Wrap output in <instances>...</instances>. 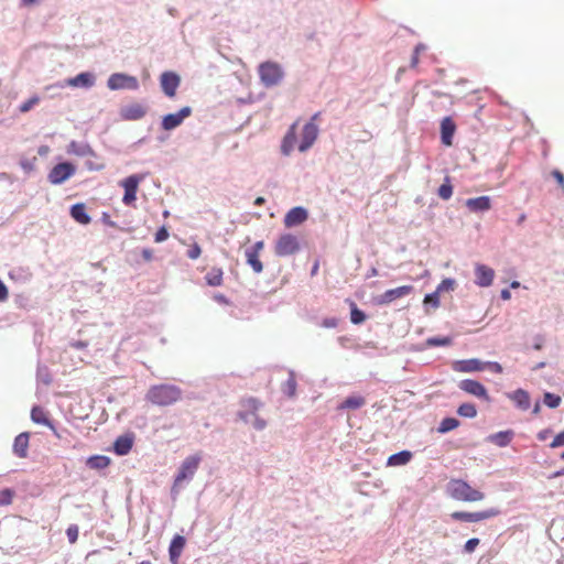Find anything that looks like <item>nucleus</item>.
I'll return each instance as SVG.
<instances>
[{
    "mask_svg": "<svg viewBox=\"0 0 564 564\" xmlns=\"http://www.w3.org/2000/svg\"><path fill=\"white\" fill-rule=\"evenodd\" d=\"M200 460L202 457L198 454L186 457L175 476L174 487L180 486L184 480L192 478L196 473Z\"/></svg>",
    "mask_w": 564,
    "mask_h": 564,
    "instance_id": "nucleus-5",
    "label": "nucleus"
},
{
    "mask_svg": "<svg viewBox=\"0 0 564 564\" xmlns=\"http://www.w3.org/2000/svg\"><path fill=\"white\" fill-rule=\"evenodd\" d=\"M350 307H351V311H350V321H351V323L352 324H361V323H364L366 321L365 313L361 310H359L354 302L350 303Z\"/></svg>",
    "mask_w": 564,
    "mask_h": 564,
    "instance_id": "nucleus-41",
    "label": "nucleus"
},
{
    "mask_svg": "<svg viewBox=\"0 0 564 564\" xmlns=\"http://www.w3.org/2000/svg\"><path fill=\"white\" fill-rule=\"evenodd\" d=\"M447 494L458 501L476 502L485 498V494L474 489L468 482L462 479H451L447 484Z\"/></svg>",
    "mask_w": 564,
    "mask_h": 564,
    "instance_id": "nucleus-2",
    "label": "nucleus"
},
{
    "mask_svg": "<svg viewBox=\"0 0 564 564\" xmlns=\"http://www.w3.org/2000/svg\"><path fill=\"white\" fill-rule=\"evenodd\" d=\"M182 390L175 384H154L145 393V400L156 406H170L182 399Z\"/></svg>",
    "mask_w": 564,
    "mask_h": 564,
    "instance_id": "nucleus-1",
    "label": "nucleus"
},
{
    "mask_svg": "<svg viewBox=\"0 0 564 564\" xmlns=\"http://www.w3.org/2000/svg\"><path fill=\"white\" fill-rule=\"evenodd\" d=\"M180 83L181 78L174 72H164L160 78L162 90L170 98H173L175 96Z\"/></svg>",
    "mask_w": 564,
    "mask_h": 564,
    "instance_id": "nucleus-14",
    "label": "nucleus"
},
{
    "mask_svg": "<svg viewBox=\"0 0 564 564\" xmlns=\"http://www.w3.org/2000/svg\"><path fill=\"white\" fill-rule=\"evenodd\" d=\"M560 446H564V430L555 435L552 443L550 444L551 448H556Z\"/></svg>",
    "mask_w": 564,
    "mask_h": 564,
    "instance_id": "nucleus-52",
    "label": "nucleus"
},
{
    "mask_svg": "<svg viewBox=\"0 0 564 564\" xmlns=\"http://www.w3.org/2000/svg\"><path fill=\"white\" fill-rule=\"evenodd\" d=\"M561 476H564V467L561 468L560 470L554 471L549 478L552 479V478H557Z\"/></svg>",
    "mask_w": 564,
    "mask_h": 564,
    "instance_id": "nucleus-62",
    "label": "nucleus"
},
{
    "mask_svg": "<svg viewBox=\"0 0 564 564\" xmlns=\"http://www.w3.org/2000/svg\"><path fill=\"white\" fill-rule=\"evenodd\" d=\"M475 283L477 285L481 288H488L494 282L495 271L485 264L477 263L475 265Z\"/></svg>",
    "mask_w": 564,
    "mask_h": 564,
    "instance_id": "nucleus-15",
    "label": "nucleus"
},
{
    "mask_svg": "<svg viewBox=\"0 0 564 564\" xmlns=\"http://www.w3.org/2000/svg\"><path fill=\"white\" fill-rule=\"evenodd\" d=\"M500 296H501V299H502V300L508 301V300H510V299H511V293H510V291H509V290L503 289V290L501 291V293H500Z\"/></svg>",
    "mask_w": 564,
    "mask_h": 564,
    "instance_id": "nucleus-61",
    "label": "nucleus"
},
{
    "mask_svg": "<svg viewBox=\"0 0 564 564\" xmlns=\"http://www.w3.org/2000/svg\"><path fill=\"white\" fill-rule=\"evenodd\" d=\"M254 416V420L252 422L253 426L257 429V430H263L265 427V421L258 417L257 414L253 415Z\"/></svg>",
    "mask_w": 564,
    "mask_h": 564,
    "instance_id": "nucleus-56",
    "label": "nucleus"
},
{
    "mask_svg": "<svg viewBox=\"0 0 564 564\" xmlns=\"http://www.w3.org/2000/svg\"><path fill=\"white\" fill-rule=\"evenodd\" d=\"M486 368H488L489 370H491L495 373H501L502 372L501 365L499 362H496V361H487V362H485V369Z\"/></svg>",
    "mask_w": 564,
    "mask_h": 564,
    "instance_id": "nucleus-53",
    "label": "nucleus"
},
{
    "mask_svg": "<svg viewBox=\"0 0 564 564\" xmlns=\"http://www.w3.org/2000/svg\"><path fill=\"white\" fill-rule=\"evenodd\" d=\"M143 181V175L133 174L120 182V186L123 187L124 194L122 197V203L127 206H132L137 200V192L139 188V184Z\"/></svg>",
    "mask_w": 564,
    "mask_h": 564,
    "instance_id": "nucleus-4",
    "label": "nucleus"
},
{
    "mask_svg": "<svg viewBox=\"0 0 564 564\" xmlns=\"http://www.w3.org/2000/svg\"><path fill=\"white\" fill-rule=\"evenodd\" d=\"M459 426V421L455 417H445L440 423L437 431L440 433L451 432Z\"/></svg>",
    "mask_w": 564,
    "mask_h": 564,
    "instance_id": "nucleus-38",
    "label": "nucleus"
},
{
    "mask_svg": "<svg viewBox=\"0 0 564 564\" xmlns=\"http://www.w3.org/2000/svg\"><path fill=\"white\" fill-rule=\"evenodd\" d=\"M456 131V124L451 117H445L441 121V139L442 143L446 147L453 144V137Z\"/></svg>",
    "mask_w": 564,
    "mask_h": 564,
    "instance_id": "nucleus-17",
    "label": "nucleus"
},
{
    "mask_svg": "<svg viewBox=\"0 0 564 564\" xmlns=\"http://www.w3.org/2000/svg\"><path fill=\"white\" fill-rule=\"evenodd\" d=\"M86 165H87V169L90 170V171H94V170L100 171V170L104 169V164L94 165V163L87 162Z\"/></svg>",
    "mask_w": 564,
    "mask_h": 564,
    "instance_id": "nucleus-60",
    "label": "nucleus"
},
{
    "mask_svg": "<svg viewBox=\"0 0 564 564\" xmlns=\"http://www.w3.org/2000/svg\"><path fill=\"white\" fill-rule=\"evenodd\" d=\"M262 403L256 398H247L241 401L242 410L239 413V416L248 422L250 416L257 414L258 410L261 408Z\"/></svg>",
    "mask_w": 564,
    "mask_h": 564,
    "instance_id": "nucleus-18",
    "label": "nucleus"
},
{
    "mask_svg": "<svg viewBox=\"0 0 564 564\" xmlns=\"http://www.w3.org/2000/svg\"><path fill=\"white\" fill-rule=\"evenodd\" d=\"M145 112L142 105L134 104L122 109V117L127 120H139L144 117Z\"/></svg>",
    "mask_w": 564,
    "mask_h": 564,
    "instance_id": "nucleus-28",
    "label": "nucleus"
},
{
    "mask_svg": "<svg viewBox=\"0 0 564 564\" xmlns=\"http://www.w3.org/2000/svg\"><path fill=\"white\" fill-rule=\"evenodd\" d=\"M544 403H545L546 406H549L551 409H555L561 403V397H558L556 394H553V393H550V392H546L544 394Z\"/></svg>",
    "mask_w": 564,
    "mask_h": 564,
    "instance_id": "nucleus-43",
    "label": "nucleus"
},
{
    "mask_svg": "<svg viewBox=\"0 0 564 564\" xmlns=\"http://www.w3.org/2000/svg\"><path fill=\"white\" fill-rule=\"evenodd\" d=\"M70 216L82 225H88L91 221V218L86 212V206L83 203H77L70 207Z\"/></svg>",
    "mask_w": 564,
    "mask_h": 564,
    "instance_id": "nucleus-27",
    "label": "nucleus"
},
{
    "mask_svg": "<svg viewBox=\"0 0 564 564\" xmlns=\"http://www.w3.org/2000/svg\"><path fill=\"white\" fill-rule=\"evenodd\" d=\"M283 392L291 398L295 395L296 379L293 372H290L288 380L283 384Z\"/></svg>",
    "mask_w": 564,
    "mask_h": 564,
    "instance_id": "nucleus-40",
    "label": "nucleus"
},
{
    "mask_svg": "<svg viewBox=\"0 0 564 564\" xmlns=\"http://www.w3.org/2000/svg\"><path fill=\"white\" fill-rule=\"evenodd\" d=\"M322 325L326 328H335L338 325V319L335 317L325 318Z\"/></svg>",
    "mask_w": 564,
    "mask_h": 564,
    "instance_id": "nucleus-55",
    "label": "nucleus"
},
{
    "mask_svg": "<svg viewBox=\"0 0 564 564\" xmlns=\"http://www.w3.org/2000/svg\"><path fill=\"white\" fill-rule=\"evenodd\" d=\"M498 514L499 510L497 509H488L477 512L455 511L451 513V518L464 522H479L486 519L494 518Z\"/></svg>",
    "mask_w": 564,
    "mask_h": 564,
    "instance_id": "nucleus-8",
    "label": "nucleus"
},
{
    "mask_svg": "<svg viewBox=\"0 0 564 564\" xmlns=\"http://www.w3.org/2000/svg\"><path fill=\"white\" fill-rule=\"evenodd\" d=\"M68 153L75 154L77 156H86L91 155L96 156L93 148L87 143H78L76 141H72L68 145Z\"/></svg>",
    "mask_w": 564,
    "mask_h": 564,
    "instance_id": "nucleus-30",
    "label": "nucleus"
},
{
    "mask_svg": "<svg viewBox=\"0 0 564 564\" xmlns=\"http://www.w3.org/2000/svg\"><path fill=\"white\" fill-rule=\"evenodd\" d=\"M414 291L412 285H402L383 292L378 299L377 304L388 305L401 297L410 295Z\"/></svg>",
    "mask_w": 564,
    "mask_h": 564,
    "instance_id": "nucleus-11",
    "label": "nucleus"
},
{
    "mask_svg": "<svg viewBox=\"0 0 564 564\" xmlns=\"http://www.w3.org/2000/svg\"><path fill=\"white\" fill-rule=\"evenodd\" d=\"M48 147L47 145H42L40 149H39V154L40 155H44L48 152Z\"/></svg>",
    "mask_w": 564,
    "mask_h": 564,
    "instance_id": "nucleus-64",
    "label": "nucleus"
},
{
    "mask_svg": "<svg viewBox=\"0 0 564 564\" xmlns=\"http://www.w3.org/2000/svg\"><path fill=\"white\" fill-rule=\"evenodd\" d=\"M15 491L10 488L0 490V506H9L12 503Z\"/></svg>",
    "mask_w": 564,
    "mask_h": 564,
    "instance_id": "nucleus-42",
    "label": "nucleus"
},
{
    "mask_svg": "<svg viewBox=\"0 0 564 564\" xmlns=\"http://www.w3.org/2000/svg\"><path fill=\"white\" fill-rule=\"evenodd\" d=\"M258 73H259L261 83L265 87H272V86L280 84V82L282 80L283 75H284L282 67L278 63H274V62H264V63L260 64V66L258 68Z\"/></svg>",
    "mask_w": 564,
    "mask_h": 564,
    "instance_id": "nucleus-3",
    "label": "nucleus"
},
{
    "mask_svg": "<svg viewBox=\"0 0 564 564\" xmlns=\"http://www.w3.org/2000/svg\"><path fill=\"white\" fill-rule=\"evenodd\" d=\"M169 238V231L165 227H161L155 236H154V241L155 242H163L165 241L166 239Z\"/></svg>",
    "mask_w": 564,
    "mask_h": 564,
    "instance_id": "nucleus-51",
    "label": "nucleus"
},
{
    "mask_svg": "<svg viewBox=\"0 0 564 564\" xmlns=\"http://www.w3.org/2000/svg\"><path fill=\"white\" fill-rule=\"evenodd\" d=\"M31 419L34 423L42 424V425L48 426L50 429L54 430L53 424L47 419V413L41 406H33V409L31 411Z\"/></svg>",
    "mask_w": 564,
    "mask_h": 564,
    "instance_id": "nucleus-32",
    "label": "nucleus"
},
{
    "mask_svg": "<svg viewBox=\"0 0 564 564\" xmlns=\"http://www.w3.org/2000/svg\"><path fill=\"white\" fill-rule=\"evenodd\" d=\"M465 205L470 212L474 213L487 212L491 208V199L489 196L468 198Z\"/></svg>",
    "mask_w": 564,
    "mask_h": 564,
    "instance_id": "nucleus-21",
    "label": "nucleus"
},
{
    "mask_svg": "<svg viewBox=\"0 0 564 564\" xmlns=\"http://www.w3.org/2000/svg\"><path fill=\"white\" fill-rule=\"evenodd\" d=\"M133 442V434L120 435L113 443V452L119 456L127 455L131 451Z\"/></svg>",
    "mask_w": 564,
    "mask_h": 564,
    "instance_id": "nucleus-20",
    "label": "nucleus"
},
{
    "mask_svg": "<svg viewBox=\"0 0 564 564\" xmlns=\"http://www.w3.org/2000/svg\"><path fill=\"white\" fill-rule=\"evenodd\" d=\"M192 115L191 107H183L175 113H169L163 117L161 126L165 131L173 130L182 124V122Z\"/></svg>",
    "mask_w": 564,
    "mask_h": 564,
    "instance_id": "nucleus-10",
    "label": "nucleus"
},
{
    "mask_svg": "<svg viewBox=\"0 0 564 564\" xmlns=\"http://www.w3.org/2000/svg\"><path fill=\"white\" fill-rule=\"evenodd\" d=\"M142 257L145 261H151L153 258V251L151 249H143Z\"/></svg>",
    "mask_w": 564,
    "mask_h": 564,
    "instance_id": "nucleus-59",
    "label": "nucleus"
},
{
    "mask_svg": "<svg viewBox=\"0 0 564 564\" xmlns=\"http://www.w3.org/2000/svg\"><path fill=\"white\" fill-rule=\"evenodd\" d=\"M247 263L253 269L256 273H261L263 270L262 262L259 259L257 251H246Z\"/></svg>",
    "mask_w": 564,
    "mask_h": 564,
    "instance_id": "nucleus-36",
    "label": "nucleus"
},
{
    "mask_svg": "<svg viewBox=\"0 0 564 564\" xmlns=\"http://www.w3.org/2000/svg\"><path fill=\"white\" fill-rule=\"evenodd\" d=\"M29 440V433H21L15 437L13 443V452L18 457L25 458L28 456Z\"/></svg>",
    "mask_w": 564,
    "mask_h": 564,
    "instance_id": "nucleus-26",
    "label": "nucleus"
},
{
    "mask_svg": "<svg viewBox=\"0 0 564 564\" xmlns=\"http://www.w3.org/2000/svg\"><path fill=\"white\" fill-rule=\"evenodd\" d=\"M509 398L516 403L521 410H528L530 408V395L523 389H518L509 394Z\"/></svg>",
    "mask_w": 564,
    "mask_h": 564,
    "instance_id": "nucleus-29",
    "label": "nucleus"
},
{
    "mask_svg": "<svg viewBox=\"0 0 564 564\" xmlns=\"http://www.w3.org/2000/svg\"><path fill=\"white\" fill-rule=\"evenodd\" d=\"M454 285H455V281L452 280V279H444L437 286V292H442V291H448V290H453L454 289Z\"/></svg>",
    "mask_w": 564,
    "mask_h": 564,
    "instance_id": "nucleus-49",
    "label": "nucleus"
},
{
    "mask_svg": "<svg viewBox=\"0 0 564 564\" xmlns=\"http://www.w3.org/2000/svg\"><path fill=\"white\" fill-rule=\"evenodd\" d=\"M427 345L437 347V346H448L451 345L452 340L448 337H432L427 339Z\"/></svg>",
    "mask_w": 564,
    "mask_h": 564,
    "instance_id": "nucleus-45",
    "label": "nucleus"
},
{
    "mask_svg": "<svg viewBox=\"0 0 564 564\" xmlns=\"http://www.w3.org/2000/svg\"><path fill=\"white\" fill-rule=\"evenodd\" d=\"M366 403V400L365 398L360 397V395H351V397H348L339 406L338 409H352V410H356V409H359L361 406H364Z\"/></svg>",
    "mask_w": 564,
    "mask_h": 564,
    "instance_id": "nucleus-35",
    "label": "nucleus"
},
{
    "mask_svg": "<svg viewBox=\"0 0 564 564\" xmlns=\"http://www.w3.org/2000/svg\"><path fill=\"white\" fill-rule=\"evenodd\" d=\"M458 387L460 390H463L464 392H466L468 394H471V395L479 398L481 400H485L487 402L490 401V397L488 394L487 389L479 381L471 380V379H465L458 383Z\"/></svg>",
    "mask_w": 564,
    "mask_h": 564,
    "instance_id": "nucleus-12",
    "label": "nucleus"
},
{
    "mask_svg": "<svg viewBox=\"0 0 564 564\" xmlns=\"http://www.w3.org/2000/svg\"><path fill=\"white\" fill-rule=\"evenodd\" d=\"M205 281L210 286H220L224 281V272L220 268H212L205 275Z\"/></svg>",
    "mask_w": 564,
    "mask_h": 564,
    "instance_id": "nucleus-33",
    "label": "nucleus"
},
{
    "mask_svg": "<svg viewBox=\"0 0 564 564\" xmlns=\"http://www.w3.org/2000/svg\"><path fill=\"white\" fill-rule=\"evenodd\" d=\"M318 135V127L314 122H307L302 130L301 142L299 150L301 152L307 151L316 141Z\"/></svg>",
    "mask_w": 564,
    "mask_h": 564,
    "instance_id": "nucleus-13",
    "label": "nucleus"
},
{
    "mask_svg": "<svg viewBox=\"0 0 564 564\" xmlns=\"http://www.w3.org/2000/svg\"><path fill=\"white\" fill-rule=\"evenodd\" d=\"M457 414L463 417L473 419L477 415V409L475 404L466 402L458 406Z\"/></svg>",
    "mask_w": 564,
    "mask_h": 564,
    "instance_id": "nucleus-37",
    "label": "nucleus"
},
{
    "mask_svg": "<svg viewBox=\"0 0 564 564\" xmlns=\"http://www.w3.org/2000/svg\"><path fill=\"white\" fill-rule=\"evenodd\" d=\"M424 303L425 304L433 303L435 306H437L438 305V292L436 291L432 294L425 295Z\"/></svg>",
    "mask_w": 564,
    "mask_h": 564,
    "instance_id": "nucleus-54",
    "label": "nucleus"
},
{
    "mask_svg": "<svg viewBox=\"0 0 564 564\" xmlns=\"http://www.w3.org/2000/svg\"><path fill=\"white\" fill-rule=\"evenodd\" d=\"M40 102V98L37 96H33L31 97L30 99H28L26 101L22 102L19 107V110L22 112V113H25L28 111H30L34 106H36L37 104Z\"/></svg>",
    "mask_w": 564,
    "mask_h": 564,
    "instance_id": "nucleus-44",
    "label": "nucleus"
},
{
    "mask_svg": "<svg viewBox=\"0 0 564 564\" xmlns=\"http://www.w3.org/2000/svg\"><path fill=\"white\" fill-rule=\"evenodd\" d=\"M296 126L297 122H294L286 134L283 138L281 151L284 155H290L296 144Z\"/></svg>",
    "mask_w": 564,
    "mask_h": 564,
    "instance_id": "nucleus-23",
    "label": "nucleus"
},
{
    "mask_svg": "<svg viewBox=\"0 0 564 564\" xmlns=\"http://www.w3.org/2000/svg\"><path fill=\"white\" fill-rule=\"evenodd\" d=\"M95 77L90 73H80L73 78H68L66 80V85L70 87H84L89 88L94 86Z\"/></svg>",
    "mask_w": 564,
    "mask_h": 564,
    "instance_id": "nucleus-25",
    "label": "nucleus"
},
{
    "mask_svg": "<svg viewBox=\"0 0 564 564\" xmlns=\"http://www.w3.org/2000/svg\"><path fill=\"white\" fill-rule=\"evenodd\" d=\"M525 219H527V215H525L524 213H522V214L518 217V219H517V225H518V226H521V225L525 221Z\"/></svg>",
    "mask_w": 564,
    "mask_h": 564,
    "instance_id": "nucleus-63",
    "label": "nucleus"
},
{
    "mask_svg": "<svg viewBox=\"0 0 564 564\" xmlns=\"http://www.w3.org/2000/svg\"><path fill=\"white\" fill-rule=\"evenodd\" d=\"M202 249L198 243H193L187 250V257L192 260L199 258Z\"/></svg>",
    "mask_w": 564,
    "mask_h": 564,
    "instance_id": "nucleus-48",
    "label": "nucleus"
},
{
    "mask_svg": "<svg viewBox=\"0 0 564 564\" xmlns=\"http://www.w3.org/2000/svg\"><path fill=\"white\" fill-rule=\"evenodd\" d=\"M279 257H286L296 253L300 250V243L295 236L284 234L279 237L274 247Z\"/></svg>",
    "mask_w": 564,
    "mask_h": 564,
    "instance_id": "nucleus-6",
    "label": "nucleus"
},
{
    "mask_svg": "<svg viewBox=\"0 0 564 564\" xmlns=\"http://www.w3.org/2000/svg\"><path fill=\"white\" fill-rule=\"evenodd\" d=\"M107 86L111 90H135L139 88V82L134 76H130L122 73H115L108 78Z\"/></svg>",
    "mask_w": 564,
    "mask_h": 564,
    "instance_id": "nucleus-7",
    "label": "nucleus"
},
{
    "mask_svg": "<svg viewBox=\"0 0 564 564\" xmlns=\"http://www.w3.org/2000/svg\"><path fill=\"white\" fill-rule=\"evenodd\" d=\"M514 432L512 430H506L489 435L487 441L497 445L498 447H506L512 442Z\"/></svg>",
    "mask_w": 564,
    "mask_h": 564,
    "instance_id": "nucleus-22",
    "label": "nucleus"
},
{
    "mask_svg": "<svg viewBox=\"0 0 564 564\" xmlns=\"http://www.w3.org/2000/svg\"><path fill=\"white\" fill-rule=\"evenodd\" d=\"M110 465V459L104 455H94L87 459V466L91 469H104Z\"/></svg>",
    "mask_w": 564,
    "mask_h": 564,
    "instance_id": "nucleus-34",
    "label": "nucleus"
},
{
    "mask_svg": "<svg viewBox=\"0 0 564 564\" xmlns=\"http://www.w3.org/2000/svg\"><path fill=\"white\" fill-rule=\"evenodd\" d=\"M426 50V46L422 43L417 44L415 47H414V51H413V55H412V58H411V66L412 67H416L417 64H419V56L421 54V52L425 51Z\"/></svg>",
    "mask_w": 564,
    "mask_h": 564,
    "instance_id": "nucleus-46",
    "label": "nucleus"
},
{
    "mask_svg": "<svg viewBox=\"0 0 564 564\" xmlns=\"http://www.w3.org/2000/svg\"><path fill=\"white\" fill-rule=\"evenodd\" d=\"M78 527L76 524H70L66 530V535L68 538L69 543L74 544L78 539Z\"/></svg>",
    "mask_w": 564,
    "mask_h": 564,
    "instance_id": "nucleus-47",
    "label": "nucleus"
},
{
    "mask_svg": "<svg viewBox=\"0 0 564 564\" xmlns=\"http://www.w3.org/2000/svg\"><path fill=\"white\" fill-rule=\"evenodd\" d=\"M453 369L457 372L482 371L485 370V362L476 358L457 360L454 362Z\"/></svg>",
    "mask_w": 564,
    "mask_h": 564,
    "instance_id": "nucleus-16",
    "label": "nucleus"
},
{
    "mask_svg": "<svg viewBox=\"0 0 564 564\" xmlns=\"http://www.w3.org/2000/svg\"><path fill=\"white\" fill-rule=\"evenodd\" d=\"M75 165L69 162L56 164L48 173V181L51 184L58 185L68 180L75 174Z\"/></svg>",
    "mask_w": 564,
    "mask_h": 564,
    "instance_id": "nucleus-9",
    "label": "nucleus"
},
{
    "mask_svg": "<svg viewBox=\"0 0 564 564\" xmlns=\"http://www.w3.org/2000/svg\"><path fill=\"white\" fill-rule=\"evenodd\" d=\"M9 292L7 286L0 280V301H6L8 299Z\"/></svg>",
    "mask_w": 564,
    "mask_h": 564,
    "instance_id": "nucleus-57",
    "label": "nucleus"
},
{
    "mask_svg": "<svg viewBox=\"0 0 564 564\" xmlns=\"http://www.w3.org/2000/svg\"><path fill=\"white\" fill-rule=\"evenodd\" d=\"M452 195H453V186L451 184L449 177L446 176L444 183L438 188V196L442 199L447 200L452 197Z\"/></svg>",
    "mask_w": 564,
    "mask_h": 564,
    "instance_id": "nucleus-39",
    "label": "nucleus"
},
{
    "mask_svg": "<svg viewBox=\"0 0 564 564\" xmlns=\"http://www.w3.org/2000/svg\"><path fill=\"white\" fill-rule=\"evenodd\" d=\"M479 543H480V541L477 538L469 539L464 545L465 552L473 553L476 550V547L479 545Z\"/></svg>",
    "mask_w": 564,
    "mask_h": 564,
    "instance_id": "nucleus-50",
    "label": "nucleus"
},
{
    "mask_svg": "<svg viewBox=\"0 0 564 564\" xmlns=\"http://www.w3.org/2000/svg\"><path fill=\"white\" fill-rule=\"evenodd\" d=\"M264 243L263 241H257L252 248L248 249V251H257L258 254H260L261 250L263 249Z\"/></svg>",
    "mask_w": 564,
    "mask_h": 564,
    "instance_id": "nucleus-58",
    "label": "nucleus"
},
{
    "mask_svg": "<svg viewBox=\"0 0 564 564\" xmlns=\"http://www.w3.org/2000/svg\"><path fill=\"white\" fill-rule=\"evenodd\" d=\"M185 544H186V540L183 535L176 534L172 539V542H171L170 549H169V554H170V560L173 563H177Z\"/></svg>",
    "mask_w": 564,
    "mask_h": 564,
    "instance_id": "nucleus-24",
    "label": "nucleus"
},
{
    "mask_svg": "<svg viewBox=\"0 0 564 564\" xmlns=\"http://www.w3.org/2000/svg\"><path fill=\"white\" fill-rule=\"evenodd\" d=\"M412 453L410 451H402L391 455L388 460V466H402L406 465L412 459Z\"/></svg>",
    "mask_w": 564,
    "mask_h": 564,
    "instance_id": "nucleus-31",
    "label": "nucleus"
},
{
    "mask_svg": "<svg viewBox=\"0 0 564 564\" xmlns=\"http://www.w3.org/2000/svg\"><path fill=\"white\" fill-rule=\"evenodd\" d=\"M307 219V212L303 207H293L284 217L285 227H294L301 225Z\"/></svg>",
    "mask_w": 564,
    "mask_h": 564,
    "instance_id": "nucleus-19",
    "label": "nucleus"
}]
</instances>
